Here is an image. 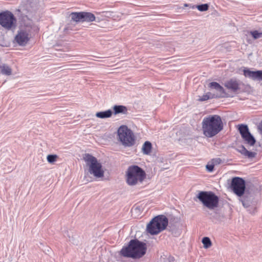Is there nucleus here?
<instances>
[{
	"instance_id": "f257e3e1",
	"label": "nucleus",
	"mask_w": 262,
	"mask_h": 262,
	"mask_svg": "<svg viewBox=\"0 0 262 262\" xmlns=\"http://www.w3.org/2000/svg\"><path fill=\"white\" fill-rule=\"evenodd\" d=\"M222 121L219 116L205 118L202 122L203 133L207 137H212L223 129Z\"/></svg>"
},
{
	"instance_id": "f03ea898",
	"label": "nucleus",
	"mask_w": 262,
	"mask_h": 262,
	"mask_svg": "<svg viewBox=\"0 0 262 262\" xmlns=\"http://www.w3.org/2000/svg\"><path fill=\"white\" fill-rule=\"evenodd\" d=\"M146 251L145 243L137 239L131 240L127 247L123 248L121 254L125 257L139 258L143 256Z\"/></svg>"
},
{
	"instance_id": "7ed1b4c3",
	"label": "nucleus",
	"mask_w": 262,
	"mask_h": 262,
	"mask_svg": "<svg viewBox=\"0 0 262 262\" xmlns=\"http://www.w3.org/2000/svg\"><path fill=\"white\" fill-rule=\"evenodd\" d=\"M168 223V219L165 216L158 215L147 225L146 231L151 235H157L166 228Z\"/></svg>"
},
{
	"instance_id": "20e7f679",
	"label": "nucleus",
	"mask_w": 262,
	"mask_h": 262,
	"mask_svg": "<svg viewBox=\"0 0 262 262\" xmlns=\"http://www.w3.org/2000/svg\"><path fill=\"white\" fill-rule=\"evenodd\" d=\"M145 176V172L140 167L136 165L129 166L126 172V183L130 186L135 185L141 183Z\"/></svg>"
},
{
	"instance_id": "39448f33",
	"label": "nucleus",
	"mask_w": 262,
	"mask_h": 262,
	"mask_svg": "<svg viewBox=\"0 0 262 262\" xmlns=\"http://www.w3.org/2000/svg\"><path fill=\"white\" fill-rule=\"evenodd\" d=\"M83 159L89 166V172L97 178H102L104 176V171L102 165L98 162L97 159L94 156L86 154L83 157Z\"/></svg>"
},
{
	"instance_id": "423d86ee",
	"label": "nucleus",
	"mask_w": 262,
	"mask_h": 262,
	"mask_svg": "<svg viewBox=\"0 0 262 262\" xmlns=\"http://www.w3.org/2000/svg\"><path fill=\"white\" fill-rule=\"evenodd\" d=\"M196 197L204 206L210 210L218 207L219 199L212 191H200Z\"/></svg>"
},
{
	"instance_id": "0eeeda50",
	"label": "nucleus",
	"mask_w": 262,
	"mask_h": 262,
	"mask_svg": "<svg viewBox=\"0 0 262 262\" xmlns=\"http://www.w3.org/2000/svg\"><path fill=\"white\" fill-rule=\"evenodd\" d=\"M33 27L32 22L30 21L27 24H25L24 27L21 28L15 37V42L20 46H26L31 38Z\"/></svg>"
},
{
	"instance_id": "6e6552de",
	"label": "nucleus",
	"mask_w": 262,
	"mask_h": 262,
	"mask_svg": "<svg viewBox=\"0 0 262 262\" xmlns=\"http://www.w3.org/2000/svg\"><path fill=\"white\" fill-rule=\"evenodd\" d=\"M118 140L125 146L130 147L135 143V136L133 132L126 125H121L117 130Z\"/></svg>"
},
{
	"instance_id": "1a4fd4ad",
	"label": "nucleus",
	"mask_w": 262,
	"mask_h": 262,
	"mask_svg": "<svg viewBox=\"0 0 262 262\" xmlns=\"http://www.w3.org/2000/svg\"><path fill=\"white\" fill-rule=\"evenodd\" d=\"M16 19L10 11H6L0 13V25L7 29H10L15 26Z\"/></svg>"
},
{
	"instance_id": "9d476101",
	"label": "nucleus",
	"mask_w": 262,
	"mask_h": 262,
	"mask_svg": "<svg viewBox=\"0 0 262 262\" xmlns=\"http://www.w3.org/2000/svg\"><path fill=\"white\" fill-rule=\"evenodd\" d=\"M231 187L237 196H242L245 190V181L242 178L235 177L232 180Z\"/></svg>"
},
{
	"instance_id": "9b49d317",
	"label": "nucleus",
	"mask_w": 262,
	"mask_h": 262,
	"mask_svg": "<svg viewBox=\"0 0 262 262\" xmlns=\"http://www.w3.org/2000/svg\"><path fill=\"white\" fill-rule=\"evenodd\" d=\"M239 132L245 141L251 146L254 145L255 143V139L250 134L248 127L246 125L241 124L239 126Z\"/></svg>"
},
{
	"instance_id": "f8f14e48",
	"label": "nucleus",
	"mask_w": 262,
	"mask_h": 262,
	"mask_svg": "<svg viewBox=\"0 0 262 262\" xmlns=\"http://www.w3.org/2000/svg\"><path fill=\"white\" fill-rule=\"evenodd\" d=\"M241 82L239 80L231 79L225 82L224 86L228 90L232 92H236L240 90Z\"/></svg>"
},
{
	"instance_id": "ddd939ff",
	"label": "nucleus",
	"mask_w": 262,
	"mask_h": 262,
	"mask_svg": "<svg viewBox=\"0 0 262 262\" xmlns=\"http://www.w3.org/2000/svg\"><path fill=\"white\" fill-rule=\"evenodd\" d=\"M243 72L245 77L253 80H262V71H252L248 69H244Z\"/></svg>"
},
{
	"instance_id": "4468645a",
	"label": "nucleus",
	"mask_w": 262,
	"mask_h": 262,
	"mask_svg": "<svg viewBox=\"0 0 262 262\" xmlns=\"http://www.w3.org/2000/svg\"><path fill=\"white\" fill-rule=\"evenodd\" d=\"M209 87L211 89L216 91V94H214L215 97H220L225 93L224 88L219 83L216 82L210 83Z\"/></svg>"
},
{
	"instance_id": "2eb2a0df",
	"label": "nucleus",
	"mask_w": 262,
	"mask_h": 262,
	"mask_svg": "<svg viewBox=\"0 0 262 262\" xmlns=\"http://www.w3.org/2000/svg\"><path fill=\"white\" fill-rule=\"evenodd\" d=\"M113 110L115 115L119 114H127L129 113L128 108L124 105H114L113 106Z\"/></svg>"
},
{
	"instance_id": "dca6fc26",
	"label": "nucleus",
	"mask_w": 262,
	"mask_h": 262,
	"mask_svg": "<svg viewBox=\"0 0 262 262\" xmlns=\"http://www.w3.org/2000/svg\"><path fill=\"white\" fill-rule=\"evenodd\" d=\"M238 151L242 155L249 158H254L256 155V153L255 152L248 151L244 146L239 147Z\"/></svg>"
},
{
	"instance_id": "f3484780",
	"label": "nucleus",
	"mask_w": 262,
	"mask_h": 262,
	"mask_svg": "<svg viewBox=\"0 0 262 262\" xmlns=\"http://www.w3.org/2000/svg\"><path fill=\"white\" fill-rule=\"evenodd\" d=\"M82 22H92L95 20V15L91 12H82Z\"/></svg>"
},
{
	"instance_id": "a211bd4d",
	"label": "nucleus",
	"mask_w": 262,
	"mask_h": 262,
	"mask_svg": "<svg viewBox=\"0 0 262 262\" xmlns=\"http://www.w3.org/2000/svg\"><path fill=\"white\" fill-rule=\"evenodd\" d=\"M1 73L5 75L10 76L12 74L11 68L6 64L0 66Z\"/></svg>"
},
{
	"instance_id": "6ab92c4d",
	"label": "nucleus",
	"mask_w": 262,
	"mask_h": 262,
	"mask_svg": "<svg viewBox=\"0 0 262 262\" xmlns=\"http://www.w3.org/2000/svg\"><path fill=\"white\" fill-rule=\"evenodd\" d=\"M152 145L149 141H146L142 147V151L145 155H149L151 150Z\"/></svg>"
},
{
	"instance_id": "aec40b11",
	"label": "nucleus",
	"mask_w": 262,
	"mask_h": 262,
	"mask_svg": "<svg viewBox=\"0 0 262 262\" xmlns=\"http://www.w3.org/2000/svg\"><path fill=\"white\" fill-rule=\"evenodd\" d=\"M71 19L76 23L82 22V12H72L70 14Z\"/></svg>"
},
{
	"instance_id": "412c9836",
	"label": "nucleus",
	"mask_w": 262,
	"mask_h": 262,
	"mask_svg": "<svg viewBox=\"0 0 262 262\" xmlns=\"http://www.w3.org/2000/svg\"><path fill=\"white\" fill-rule=\"evenodd\" d=\"M202 242L204 245V247L205 248H208L211 245V240L208 237H203L202 239Z\"/></svg>"
},
{
	"instance_id": "4be33fe9",
	"label": "nucleus",
	"mask_w": 262,
	"mask_h": 262,
	"mask_svg": "<svg viewBox=\"0 0 262 262\" xmlns=\"http://www.w3.org/2000/svg\"><path fill=\"white\" fill-rule=\"evenodd\" d=\"M214 97H215V95L212 94L209 92V93L206 94L205 95H203L202 97H200L199 100L200 101H203L207 100L209 99L213 98Z\"/></svg>"
},
{
	"instance_id": "5701e85b",
	"label": "nucleus",
	"mask_w": 262,
	"mask_h": 262,
	"mask_svg": "<svg viewBox=\"0 0 262 262\" xmlns=\"http://www.w3.org/2000/svg\"><path fill=\"white\" fill-rule=\"evenodd\" d=\"M57 159L58 156L56 155H49L47 157L48 162L50 164H53L57 161Z\"/></svg>"
},
{
	"instance_id": "b1692460",
	"label": "nucleus",
	"mask_w": 262,
	"mask_h": 262,
	"mask_svg": "<svg viewBox=\"0 0 262 262\" xmlns=\"http://www.w3.org/2000/svg\"><path fill=\"white\" fill-rule=\"evenodd\" d=\"M195 7L200 11L203 12V11H206L208 10L209 6L207 4H202L200 5H197L195 6Z\"/></svg>"
},
{
	"instance_id": "393cba45",
	"label": "nucleus",
	"mask_w": 262,
	"mask_h": 262,
	"mask_svg": "<svg viewBox=\"0 0 262 262\" xmlns=\"http://www.w3.org/2000/svg\"><path fill=\"white\" fill-rule=\"evenodd\" d=\"M250 33L254 39H258L262 37V33L258 32L257 31H251Z\"/></svg>"
},
{
	"instance_id": "a878e982",
	"label": "nucleus",
	"mask_w": 262,
	"mask_h": 262,
	"mask_svg": "<svg viewBox=\"0 0 262 262\" xmlns=\"http://www.w3.org/2000/svg\"><path fill=\"white\" fill-rule=\"evenodd\" d=\"M242 204L245 208H248L250 205V202L247 199L246 196L245 195L243 198L241 200Z\"/></svg>"
},
{
	"instance_id": "bb28decb",
	"label": "nucleus",
	"mask_w": 262,
	"mask_h": 262,
	"mask_svg": "<svg viewBox=\"0 0 262 262\" xmlns=\"http://www.w3.org/2000/svg\"><path fill=\"white\" fill-rule=\"evenodd\" d=\"M113 112L111 110H108L104 112H97L95 115H112Z\"/></svg>"
},
{
	"instance_id": "cd10ccee",
	"label": "nucleus",
	"mask_w": 262,
	"mask_h": 262,
	"mask_svg": "<svg viewBox=\"0 0 262 262\" xmlns=\"http://www.w3.org/2000/svg\"><path fill=\"white\" fill-rule=\"evenodd\" d=\"M214 166L213 163L211 164H207L206 166V168L209 172H212L214 169Z\"/></svg>"
},
{
	"instance_id": "c85d7f7f",
	"label": "nucleus",
	"mask_w": 262,
	"mask_h": 262,
	"mask_svg": "<svg viewBox=\"0 0 262 262\" xmlns=\"http://www.w3.org/2000/svg\"><path fill=\"white\" fill-rule=\"evenodd\" d=\"M222 160L220 158H216L212 160V163L214 164H219L221 163Z\"/></svg>"
},
{
	"instance_id": "c756f323",
	"label": "nucleus",
	"mask_w": 262,
	"mask_h": 262,
	"mask_svg": "<svg viewBox=\"0 0 262 262\" xmlns=\"http://www.w3.org/2000/svg\"><path fill=\"white\" fill-rule=\"evenodd\" d=\"M258 128L260 132H261V133L262 134V120L259 125H258Z\"/></svg>"
},
{
	"instance_id": "7c9ffc66",
	"label": "nucleus",
	"mask_w": 262,
	"mask_h": 262,
	"mask_svg": "<svg viewBox=\"0 0 262 262\" xmlns=\"http://www.w3.org/2000/svg\"><path fill=\"white\" fill-rule=\"evenodd\" d=\"M96 116L99 118H105L110 117L111 116Z\"/></svg>"
},
{
	"instance_id": "2f4dec72",
	"label": "nucleus",
	"mask_w": 262,
	"mask_h": 262,
	"mask_svg": "<svg viewBox=\"0 0 262 262\" xmlns=\"http://www.w3.org/2000/svg\"><path fill=\"white\" fill-rule=\"evenodd\" d=\"M184 6L185 7H188V5L187 4H184Z\"/></svg>"
}]
</instances>
